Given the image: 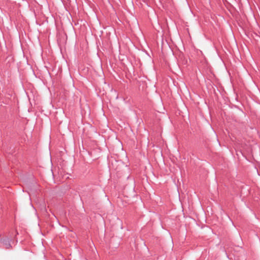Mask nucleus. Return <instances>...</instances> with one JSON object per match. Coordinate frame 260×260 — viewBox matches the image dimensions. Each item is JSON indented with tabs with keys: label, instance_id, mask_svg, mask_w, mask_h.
Masks as SVG:
<instances>
[{
	"label": "nucleus",
	"instance_id": "1",
	"mask_svg": "<svg viewBox=\"0 0 260 260\" xmlns=\"http://www.w3.org/2000/svg\"><path fill=\"white\" fill-rule=\"evenodd\" d=\"M3 243L5 246V248L6 249H9L11 247V244L9 243V241L8 240H4Z\"/></svg>",
	"mask_w": 260,
	"mask_h": 260
}]
</instances>
